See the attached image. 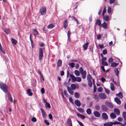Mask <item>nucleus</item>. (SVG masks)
I'll return each mask as SVG.
<instances>
[{
    "label": "nucleus",
    "instance_id": "nucleus-13",
    "mask_svg": "<svg viewBox=\"0 0 126 126\" xmlns=\"http://www.w3.org/2000/svg\"><path fill=\"white\" fill-rule=\"evenodd\" d=\"M107 24L105 22H104L103 23L101 24L100 27L103 28L104 29H105L107 28Z\"/></svg>",
    "mask_w": 126,
    "mask_h": 126
},
{
    "label": "nucleus",
    "instance_id": "nucleus-2",
    "mask_svg": "<svg viewBox=\"0 0 126 126\" xmlns=\"http://www.w3.org/2000/svg\"><path fill=\"white\" fill-rule=\"evenodd\" d=\"M70 76L72 80L73 81L75 82L76 81H77L78 82H80L81 80V78L80 77H75L72 74H70Z\"/></svg>",
    "mask_w": 126,
    "mask_h": 126
},
{
    "label": "nucleus",
    "instance_id": "nucleus-34",
    "mask_svg": "<svg viewBox=\"0 0 126 126\" xmlns=\"http://www.w3.org/2000/svg\"><path fill=\"white\" fill-rule=\"evenodd\" d=\"M32 34H30V40L31 44V45L32 47V48H33L34 47V46L33 44V42L32 41L31 38V36Z\"/></svg>",
    "mask_w": 126,
    "mask_h": 126
},
{
    "label": "nucleus",
    "instance_id": "nucleus-35",
    "mask_svg": "<svg viewBox=\"0 0 126 126\" xmlns=\"http://www.w3.org/2000/svg\"><path fill=\"white\" fill-rule=\"evenodd\" d=\"M103 18L106 21H107L109 19V16H103Z\"/></svg>",
    "mask_w": 126,
    "mask_h": 126
},
{
    "label": "nucleus",
    "instance_id": "nucleus-8",
    "mask_svg": "<svg viewBox=\"0 0 126 126\" xmlns=\"http://www.w3.org/2000/svg\"><path fill=\"white\" fill-rule=\"evenodd\" d=\"M82 75V77L83 79H84L86 78V72L85 71L81 72L80 73Z\"/></svg>",
    "mask_w": 126,
    "mask_h": 126
},
{
    "label": "nucleus",
    "instance_id": "nucleus-22",
    "mask_svg": "<svg viewBox=\"0 0 126 126\" xmlns=\"http://www.w3.org/2000/svg\"><path fill=\"white\" fill-rule=\"evenodd\" d=\"M118 64L119 63H118L113 62L111 64V66L113 67H115L118 65Z\"/></svg>",
    "mask_w": 126,
    "mask_h": 126
},
{
    "label": "nucleus",
    "instance_id": "nucleus-30",
    "mask_svg": "<svg viewBox=\"0 0 126 126\" xmlns=\"http://www.w3.org/2000/svg\"><path fill=\"white\" fill-rule=\"evenodd\" d=\"M86 112L89 115L91 114L92 113L91 110L90 108L88 109L87 110Z\"/></svg>",
    "mask_w": 126,
    "mask_h": 126
},
{
    "label": "nucleus",
    "instance_id": "nucleus-57",
    "mask_svg": "<svg viewBox=\"0 0 126 126\" xmlns=\"http://www.w3.org/2000/svg\"><path fill=\"white\" fill-rule=\"evenodd\" d=\"M45 123L47 125H49V123L47 120H44Z\"/></svg>",
    "mask_w": 126,
    "mask_h": 126
},
{
    "label": "nucleus",
    "instance_id": "nucleus-27",
    "mask_svg": "<svg viewBox=\"0 0 126 126\" xmlns=\"http://www.w3.org/2000/svg\"><path fill=\"white\" fill-rule=\"evenodd\" d=\"M88 44V43L87 42L83 45V47L84 50H86L87 49Z\"/></svg>",
    "mask_w": 126,
    "mask_h": 126
},
{
    "label": "nucleus",
    "instance_id": "nucleus-33",
    "mask_svg": "<svg viewBox=\"0 0 126 126\" xmlns=\"http://www.w3.org/2000/svg\"><path fill=\"white\" fill-rule=\"evenodd\" d=\"M54 25L52 24H49L47 26V28L49 29H51L54 27Z\"/></svg>",
    "mask_w": 126,
    "mask_h": 126
},
{
    "label": "nucleus",
    "instance_id": "nucleus-26",
    "mask_svg": "<svg viewBox=\"0 0 126 126\" xmlns=\"http://www.w3.org/2000/svg\"><path fill=\"white\" fill-rule=\"evenodd\" d=\"M67 26V20H64L63 23V27L65 29H66Z\"/></svg>",
    "mask_w": 126,
    "mask_h": 126
},
{
    "label": "nucleus",
    "instance_id": "nucleus-44",
    "mask_svg": "<svg viewBox=\"0 0 126 126\" xmlns=\"http://www.w3.org/2000/svg\"><path fill=\"white\" fill-rule=\"evenodd\" d=\"M72 18H73L74 20H75L76 21V23L77 24H79V22L78 20L74 16H72Z\"/></svg>",
    "mask_w": 126,
    "mask_h": 126
},
{
    "label": "nucleus",
    "instance_id": "nucleus-36",
    "mask_svg": "<svg viewBox=\"0 0 126 126\" xmlns=\"http://www.w3.org/2000/svg\"><path fill=\"white\" fill-rule=\"evenodd\" d=\"M75 75L77 76H79L80 74L79 71L78 70H75L74 71Z\"/></svg>",
    "mask_w": 126,
    "mask_h": 126
},
{
    "label": "nucleus",
    "instance_id": "nucleus-15",
    "mask_svg": "<svg viewBox=\"0 0 126 126\" xmlns=\"http://www.w3.org/2000/svg\"><path fill=\"white\" fill-rule=\"evenodd\" d=\"M105 104L108 107L110 108H112L113 106L112 104L110 102H105Z\"/></svg>",
    "mask_w": 126,
    "mask_h": 126
},
{
    "label": "nucleus",
    "instance_id": "nucleus-60",
    "mask_svg": "<svg viewBox=\"0 0 126 126\" xmlns=\"http://www.w3.org/2000/svg\"><path fill=\"white\" fill-rule=\"evenodd\" d=\"M1 51L4 54H5V50L3 48H2L0 49Z\"/></svg>",
    "mask_w": 126,
    "mask_h": 126
},
{
    "label": "nucleus",
    "instance_id": "nucleus-18",
    "mask_svg": "<svg viewBox=\"0 0 126 126\" xmlns=\"http://www.w3.org/2000/svg\"><path fill=\"white\" fill-rule=\"evenodd\" d=\"M11 40L12 43L14 45H16L17 43V41L13 38H11Z\"/></svg>",
    "mask_w": 126,
    "mask_h": 126
},
{
    "label": "nucleus",
    "instance_id": "nucleus-21",
    "mask_svg": "<svg viewBox=\"0 0 126 126\" xmlns=\"http://www.w3.org/2000/svg\"><path fill=\"white\" fill-rule=\"evenodd\" d=\"M114 71L116 75L118 76L119 75V71L118 69L117 68H115L114 70Z\"/></svg>",
    "mask_w": 126,
    "mask_h": 126
},
{
    "label": "nucleus",
    "instance_id": "nucleus-19",
    "mask_svg": "<svg viewBox=\"0 0 126 126\" xmlns=\"http://www.w3.org/2000/svg\"><path fill=\"white\" fill-rule=\"evenodd\" d=\"M67 125L69 126H72L71 120L70 119H68L67 122Z\"/></svg>",
    "mask_w": 126,
    "mask_h": 126
},
{
    "label": "nucleus",
    "instance_id": "nucleus-37",
    "mask_svg": "<svg viewBox=\"0 0 126 126\" xmlns=\"http://www.w3.org/2000/svg\"><path fill=\"white\" fill-rule=\"evenodd\" d=\"M87 78L88 81L91 80L92 78L90 74H89L87 75Z\"/></svg>",
    "mask_w": 126,
    "mask_h": 126
},
{
    "label": "nucleus",
    "instance_id": "nucleus-49",
    "mask_svg": "<svg viewBox=\"0 0 126 126\" xmlns=\"http://www.w3.org/2000/svg\"><path fill=\"white\" fill-rule=\"evenodd\" d=\"M100 108V106L98 105H96L95 106V108L97 110H99Z\"/></svg>",
    "mask_w": 126,
    "mask_h": 126
},
{
    "label": "nucleus",
    "instance_id": "nucleus-39",
    "mask_svg": "<svg viewBox=\"0 0 126 126\" xmlns=\"http://www.w3.org/2000/svg\"><path fill=\"white\" fill-rule=\"evenodd\" d=\"M33 34L34 35V36H35L36 35H37L38 34V32L36 30V29H35L34 30L33 32Z\"/></svg>",
    "mask_w": 126,
    "mask_h": 126
},
{
    "label": "nucleus",
    "instance_id": "nucleus-17",
    "mask_svg": "<svg viewBox=\"0 0 126 126\" xmlns=\"http://www.w3.org/2000/svg\"><path fill=\"white\" fill-rule=\"evenodd\" d=\"M114 112L117 115L120 114V110L118 109L115 108L114 110Z\"/></svg>",
    "mask_w": 126,
    "mask_h": 126
},
{
    "label": "nucleus",
    "instance_id": "nucleus-4",
    "mask_svg": "<svg viewBox=\"0 0 126 126\" xmlns=\"http://www.w3.org/2000/svg\"><path fill=\"white\" fill-rule=\"evenodd\" d=\"M43 57V51L42 49L41 48L39 49V59L41 60Z\"/></svg>",
    "mask_w": 126,
    "mask_h": 126
},
{
    "label": "nucleus",
    "instance_id": "nucleus-61",
    "mask_svg": "<svg viewBox=\"0 0 126 126\" xmlns=\"http://www.w3.org/2000/svg\"><path fill=\"white\" fill-rule=\"evenodd\" d=\"M97 38L98 40H99L101 37V35L100 34H97Z\"/></svg>",
    "mask_w": 126,
    "mask_h": 126
},
{
    "label": "nucleus",
    "instance_id": "nucleus-47",
    "mask_svg": "<svg viewBox=\"0 0 126 126\" xmlns=\"http://www.w3.org/2000/svg\"><path fill=\"white\" fill-rule=\"evenodd\" d=\"M94 99L96 102H98L99 101V98L97 95H95L94 96Z\"/></svg>",
    "mask_w": 126,
    "mask_h": 126
},
{
    "label": "nucleus",
    "instance_id": "nucleus-46",
    "mask_svg": "<svg viewBox=\"0 0 126 126\" xmlns=\"http://www.w3.org/2000/svg\"><path fill=\"white\" fill-rule=\"evenodd\" d=\"M71 33L70 31H68V32L67 33V36L68 37V40H69V41H70V35Z\"/></svg>",
    "mask_w": 126,
    "mask_h": 126
},
{
    "label": "nucleus",
    "instance_id": "nucleus-50",
    "mask_svg": "<svg viewBox=\"0 0 126 126\" xmlns=\"http://www.w3.org/2000/svg\"><path fill=\"white\" fill-rule=\"evenodd\" d=\"M102 53L104 55H105L107 53V50L106 49H104L103 50Z\"/></svg>",
    "mask_w": 126,
    "mask_h": 126
},
{
    "label": "nucleus",
    "instance_id": "nucleus-54",
    "mask_svg": "<svg viewBox=\"0 0 126 126\" xmlns=\"http://www.w3.org/2000/svg\"><path fill=\"white\" fill-rule=\"evenodd\" d=\"M123 119V118L121 117H118V118L117 120L119 122H121L122 121Z\"/></svg>",
    "mask_w": 126,
    "mask_h": 126
},
{
    "label": "nucleus",
    "instance_id": "nucleus-59",
    "mask_svg": "<svg viewBox=\"0 0 126 126\" xmlns=\"http://www.w3.org/2000/svg\"><path fill=\"white\" fill-rule=\"evenodd\" d=\"M98 45V46H99V47H100V48H103L104 47V46L103 44H102V45H101L100 44H99Z\"/></svg>",
    "mask_w": 126,
    "mask_h": 126
},
{
    "label": "nucleus",
    "instance_id": "nucleus-11",
    "mask_svg": "<svg viewBox=\"0 0 126 126\" xmlns=\"http://www.w3.org/2000/svg\"><path fill=\"white\" fill-rule=\"evenodd\" d=\"M102 116L103 118L105 120H107L108 119V116L104 112L102 113Z\"/></svg>",
    "mask_w": 126,
    "mask_h": 126
},
{
    "label": "nucleus",
    "instance_id": "nucleus-52",
    "mask_svg": "<svg viewBox=\"0 0 126 126\" xmlns=\"http://www.w3.org/2000/svg\"><path fill=\"white\" fill-rule=\"evenodd\" d=\"M32 122H35L36 121V119L34 117H32Z\"/></svg>",
    "mask_w": 126,
    "mask_h": 126
},
{
    "label": "nucleus",
    "instance_id": "nucleus-48",
    "mask_svg": "<svg viewBox=\"0 0 126 126\" xmlns=\"http://www.w3.org/2000/svg\"><path fill=\"white\" fill-rule=\"evenodd\" d=\"M111 11V8L110 7H108L107 10V11L109 14H110Z\"/></svg>",
    "mask_w": 126,
    "mask_h": 126
},
{
    "label": "nucleus",
    "instance_id": "nucleus-16",
    "mask_svg": "<svg viewBox=\"0 0 126 126\" xmlns=\"http://www.w3.org/2000/svg\"><path fill=\"white\" fill-rule=\"evenodd\" d=\"M114 100L115 102L118 104L120 105L121 103V102L120 100L117 97L114 98Z\"/></svg>",
    "mask_w": 126,
    "mask_h": 126
},
{
    "label": "nucleus",
    "instance_id": "nucleus-41",
    "mask_svg": "<svg viewBox=\"0 0 126 126\" xmlns=\"http://www.w3.org/2000/svg\"><path fill=\"white\" fill-rule=\"evenodd\" d=\"M88 84L89 86L91 87H92V82L91 80L88 81Z\"/></svg>",
    "mask_w": 126,
    "mask_h": 126
},
{
    "label": "nucleus",
    "instance_id": "nucleus-20",
    "mask_svg": "<svg viewBox=\"0 0 126 126\" xmlns=\"http://www.w3.org/2000/svg\"><path fill=\"white\" fill-rule=\"evenodd\" d=\"M110 117L112 119H115L116 117V115L114 113H112L110 114Z\"/></svg>",
    "mask_w": 126,
    "mask_h": 126
},
{
    "label": "nucleus",
    "instance_id": "nucleus-63",
    "mask_svg": "<svg viewBox=\"0 0 126 126\" xmlns=\"http://www.w3.org/2000/svg\"><path fill=\"white\" fill-rule=\"evenodd\" d=\"M48 117L50 119L52 120V115L51 114H49L48 115Z\"/></svg>",
    "mask_w": 126,
    "mask_h": 126
},
{
    "label": "nucleus",
    "instance_id": "nucleus-25",
    "mask_svg": "<svg viewBox=\"0 0 126 126\" xmlns=\"http://www.w3.org/2000/svg\"><path fill=\"white\" fill-rule=\"evenodd\" d=\"M77 116L82 119H83L85 118V116L82 115L78 114Z\"/></svg>",
    "mask_w": 126,
    "mask_h": 126
},
{
    "label": "nucleus",
    "instance_id": "nucleus-10",
    "mask_svg": "<svg viewBox=\"0 0 126 126\" xmlns=\"http://www.w3.org/2000/svg\"><path fill=\"white\" fill-rule=\"evenodd\" d=\"M75 104L78 107H79L81 105V103L79 100L78 99L76 100L75 101Z\"/></svg>",
    "mask_w": 126,
    "mask_h": 126
},
{
    "label": "nucleus",
    "instance_id": "nucleus-7",
    "mask_svg": "<svg viewBox=\"0 0 126 126\" xmlns=\"http://www.w3.org/2000/svg\"><path fill=\"white\" fill-rule=\"evenodd\" d=\"M94 114L96 117H100V113L97 111H95L94 112Z\"/></svg>",
    "mask_w": 126,
    "mask_h": 126
},
{
    "label": "nucleus",
    "instance_id": "nucleus-1",
    "mask_svg": "<svg viewBox=\"0 0 126 126\" xmlns=\"http://www.w3.org/2000/svg\"><path fill=\"white\" fill-rule=\"evenodd\" d=\"M0 88L5 93H6L8 91V87L4 83H0Z\"/></svg>",
    "mask_w": 126,
    "mask_h": 126
},
{
    "label": "nucleus",
    "instance_id": "nucleus-12",
    "mask_svg": "<svg viewBox=\"0 0 126 126\" xmlns=\"http://www.w3.org/2000/svg\"><path fill=\"white\" fill-rule=\"evenodd\" d=\"M101 108L102 110L106 112L108 110L107 107L104 105H102L101 106Z\"/></svg>",
    "mask_w": 126,
    "mask_h": 126
},
{
    "label": "nucleus",
    "instance_id": "nucleus-43",
    "mask_svg": "<svg viewBox=\"0 0 126 126\" xmlns=\"http://www.w3.org/2000/svg\"><path fill=\"white\" fill-rule=\"evenodd\" d=\"M68 64L69 66L72 68H73L75 66V64L74 63H69Z\"/></svg>",
    "mask_w": 126,
    "mask_h": 126
},
{
    "label": "nucleus",
    "instance_id": "nucleus-9",
    "mask_svg": "<svg viewBox=\"0 0 126 126\" xmlns=\"http://www.w3.org/2000/svg\"><path fill=\"white\" fill-rule=\"evenodd\" d=\"M67 89L68 92L70 94L72 95H73V92L72 91V89L70 88V87L69 86H67Z\"/></svg>",
    "mask_w": 126,
    "mask_h": 126
},
{
    "label": "nucleus",
    "instance_id": "nucleus-58",
    "mask_svg": "<svg viewBox=\"0 0 126 126\" xmlns=\"http://www.w3.org/2000/svg\"><path fill=\"white\" fill-rule=\"evenodd\" d=\"M98 91L99 92H101L102 91V89L101 88L99 87L98 88Z\"/></svg>",
    "mask_w": 126,
    "mask_h": 126
},
{
    "label": "nucleus",
    "instance_id": "nucleus-29",
    "mask_svg": "<svg viewBox=\"0 0 126 126\" xmlns=\"http://www.w3.org/2000/svg\"><path fill=\"white\" fill-rule=\"evenodd\" d=\"M116 96H118L120 98L122 99V98L123 97V94L122 93L120 92L118 94H116Z\"/></svg>",
    "mask_w": 126,
    "mask_h": 126
},
{
    "label": "nucleus",
    "instance_id": "nucleus-3",
    "mask_svg": "<svg viewBox=\"0 0 126 126\" xmlns=\"http://www.w3.org/2000/svg\"><path fill=\"white\" fill-rule=\"evenodd\" d=\"M40 12L41 15H45L46 12V7L45 6L42 7L40 9Z\"/></svg>",
    "mask_w": 126,
    "mask_h": 126
},
{
    "label": "nucleus",
    "instance_id": "nucleus-40",
    "mask_svg": "<svg viewBox=\"0 0 126 126\" xmlns=\"http://www.w3.org/2000/svg\"><path fill=\"white\" fill-rule=\"evenodd\" d=\"M101 63L102 65L104 66H107L108 65V64L107 63L104 61H102Z\"/></svg>",
    "mask_w": 126,
    "mask_h": 126
},
{
    "label": "nucleus",
    "instance_id": "nucleus-5",
    "mask_svg": "<svg viewBox=\"0 0 126 126\" xmlns=\"http://www.w3.org/2000/svg\"><path fill=\"white\" fill-rule=\"evenodd\" d=\"M98 96L101 99H105L106 97L105 94L103 93H100L98 94Z\"/></svg>",
    "mask_w": 126,
    "mask_h": 126
},
{
    "label": "nucleus",
    "instance_id": "nucleus-14",
    "mask_svg": "<svg viewBox=\"0 0 126 126\" xmlns=\"http://www.w3.org/2000/svg\"><path fill=\"white\" fill-rule=\"evenodd\" d=\"M113 125L112 122H108L104 124V126H112Z\"/></svg>",
    "mask_w": 126,
    "mask_h": 126
},
{
    "label": "nucleus",
    "instance_id": "nucleus-28",
    "mask_svg": "<svg viewBox=\"0 0 126 126\" xmlns=\"http://www.w3.org/2000/svg\"><path fill=\"white\" fill-rule=\"evenodd\" d=\"M95 24L100 27L101 25L100 20H97L96 21Z\"/></svg>",
    "mask_w": 126,
    "mask_h": 126
},
{
    "label": "nucleus",
    "instance_id": "nucleus-6",
    "mask_svg": "<svg viewBox=\"0 0 126 126\" xmlns=\"http://www.w3.org/2000/svg\"><path fill=\"white\" fill-rule=\"evenodd\" d=\"M71 89L73 90H75L76 88L78 89L79 88V85L78 84H72L71 85Z\"/></svg>",
    "mask_w": 126,
    "mask_h": 126
},
{
    "label": "nucleus",
    "instance_id": "nucleus-24",
    "mask_svg": "<svg viewBox=\"0 0 126 126\" xmlns=\"http://www.w3.org/2000/svg\"><path fill=\"white\" fill-rule=\"evenodd\" d=\"M110 88L111 90L112 91H114V86L113 84L112 83H111L110 84Z\"/></svg>",
    "mask_w": 126,
    "mask_h": 126
},
{
    "label": "nucleus",
    "instance_id": "nucleus-45",
    "mask_svg": "<svg viewBox=\"0 0 126 126\" xmlns=\"http://www.w3.org/2000/svg\"><path fill=\"white\" fill-rule=\"evenodd\" d=\"M123 116L124 119L126 120V112H124L123 113Z\"/></svg>",
    "mask_w": 126,
    "mask_h": 126
},
{
    "label": "nucleus",
    "instance_id": "nucleus-56",
    "mask_svg": "<svg viewBox=\"0 0 126 126\" xmlns=\"http://www.w3.org/2000/svg\"><path fill=\"white\" fill-rule=\"evenodd\" d=\"M106 12V8L105 7L103 11V13H102V16H104V14H105V13Z\"/></svg>",
    "mask_w": 126,
    "mask_h": 126
},
{
    "label": "nucleus",
    "instance_id": "nucleus-38",
    "mask_svg": "<svg viewBox=\"0 0 126 126\" xmlns=\"http://www.w3.org/2000/svg\"><path fill=\"white\" fill-rule=\"evenodd\" d=\"M77 110L78 111L81 113L83 112L84 111V110L81 108H78Z\"/></svg>",
    "mask_w": 126,
    "mask_h": 126
},
{
    "label": "nucleus",
    "instance_id": "nucleus-31",
    "mask_svg": "<svg viewBox=\"0 0 126 126\" xmlns=\"http://www.w3.org/2000/svg\"><path fill=\"white\" fill-rule=\"evenodd\" d=\"M74 96L76 98H78L79 97L80 95L78 93L76 92L74 94Z\"/></svg>",
    "mask_w": 126,
    "mask_h": 126
},
{
    "label": "nucleus",
    "instance_id": "nucleus-51",
    "mask_svg": "<svg viewBox=\"0 0 126 126\" xmlns=\"http://www.w3.org/2000/svg\"><path fill=\"white\" fill-rule=\"evenodd\" d=\"M113 60L112 58H110L108 60V62L109 63H110L113 62Z\"/></svg>",
    "mask_w": 126,
    "mask_h": 126
},
{
    "label": "nucleus",
    "instance_id": "nucleus-42",
    "mask_svg": "<svg viewBox=\"0 0 126 126\" xmlns=\"http://www.w3.org/2000/svg\"><path fill=\"white\" fill-rule=\"evenodd\" d=\"M45 107L46 108H51V106H50V104L48 103L47 102L45 104Z\"/></svg>",
    "mask_w": 126,
    "mask_h": 126
},
{
    "label": "nucleus",
    "instance_id": "nucleus-23",
    "mask_svg": "<svg viewBox=\"0 0 126 126\" xmlns=\"http://www.w3.org/2000/svg\"><path fill=\"white\" fill-rule=\"evenodd\" d=\"M57 66L58 67L61 66L62 64V61L60 60H59L57 62Z\"/></svg>",
    "mask_w": 126,
    "mask_h": 126
},
{
    "label": "nucleus",
    "instance_id": "nucleus-55",
    "mask_svg": "<svg viewBox=\"0 0 126 126\" xmlns=\"http://www.w3.org/2000/svg\"><path fill=\"white\" fill-rule=\"evenodd\" d=\"M105 90L106 93L108 94H109L110 93L109 90H108V89H107L105 88Z\"/></svg>",
    "mask_w": 126,
    "mask_h": 126
},
{
    "label": "nucleus",
    "instance_id": "nucleus-64",
    "mask_svg": "<svg viewBox=\"0 0 126 126\" xmlns=\"http://www.w3.org/2000/svg\"><path fill=\"white\" fill-rule=\"evenodd\" d=\"M101 80L102 82L103 83H104L105 81V79L104 78H103V77H102L101 78Z\"/></svg>",
    "mask_w": 126,
    "mask_h": 126
},
{
    "label": "nucleus",
    "instance_id": "nucleus-53",
    "mask_svg": "<svg viewBox=\"0 0 126 126\" xmlns=\"http://www.w3.org/2000/svg\"><path fill=\"white\" fill-rule=\"evenodd\" d=\"M113 124L114 125H119L121 124V123L117 122H112Z\"/></svg>",
    "mask_w": 126,
    "mask_h": 126
},
{
    "label": "nucleus",
    "instance_id": "nucleus-32",
    "mask_svg": "<svg viewBox=\"0 0 126 126\" xmlns=\"http://www.w3.org/2000/svg\"><path fill=\"white\" fill-rule=\"evenodd\" d=\"M27 93L29 96H32V93L30 89H28L27 90Z\"/></svg>",
    "mask_w": 126,
    "mask_h": 126
},
{
    "label": "nucleus",
    "instance_id": "nucleus-62",
    "mask_svg": "<svg viewBox=\"0 0 126 126\" xmlns=\"http://www.w3.org/2000/svg\"><path fill=\"white\" fill-rule=\"evenodd\" d=\"M41 93L43 94L45 93V90L44 88H42L41 89Z\"/></svg>",
    "mask_w": 126,
    "mask_h": 126
}]
</instances>
